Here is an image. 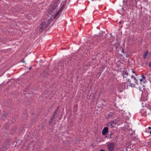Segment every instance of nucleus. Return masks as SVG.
I'll return each mask as SVG.
<instances>
[{"instance_id":"nucleus-1","label":"nucleus","mask_w":151,"mask_h":151,"mask_svg":"<svg viewBox=\"0 0 151 151\" xmlns=\"http://www.w3.org/2000/svg\"><path fill=\"white\" fill-rule=\"evenodd\" d=\"M49 24V23L47 22L46 19H43L42 21V24L39 27L40 31H42L44 29L47 27Z\"/></svg>"},{"instance_id":"nucleus-2","label":"nucleus","mask_w":151,"mask_h":151,"mask_svg":"<svg viewBox=\"0 0 151 151\" xmlns=\"http://www.w3.org/2000/svg\"><path fill=\"white\" fill-rule=\"evenodd\" d=\"M122 75L123 77L124 80L126 82H129V78L130 76L128 75L127 73L126 72H123L122 73Z\"/></svg>"},{"instance_id":"nucleus-3","label":"nucleus","mask_w":151,"mask_h":151,"mask_svg":"<svg viewBox=\"0 0 151 151\" xmlns=\"http://www.w3.org/2000/svg\"><path fill=\"white\" fill-rule=\"evenodd\" d=\"M150 110L146 107L144 108L143 109L141 110L140 113H141V115L143 116H145L147 115V113L149 114Z\"/></svg>"},{"instance_id":"nucleus-4","label":"nucleus","mask_w":151,"mask_h":151,"mask_svg":"<svg viewBox=\"0 0 151 151\" xmlns=\"http://www.w3.org/2000/svg\"><path fill=\"white\" fill-rule=\"evenodd\" d=\"M125 88V85L124 83H122L119 86V90L120 92H122L123 90Z\"/></svg>"},{"instance_id":"nucleus-5","label":"nucleus","mask_w":151,"mask_h":151,"mask_svg":"<svg viewBox=\"0 0 151 151\" xmlns=\"http://www.w3.org/2000/svg\"><path fill=\"white\" fill-rule=\"evenodd\" d=\"M141 76L142 78L140 79V81L143 83H145L147 82L145 76L143 74H141Z\"/></svg>"},{"instance_id":"nucleus-6","label":"nucleus","mask_w":151,"mask_h":151,"mask_svg":"<svg viewBox=\"0 0 151 151\" xmlns=\"http://www.w3.org/2000/svg\"><path fill=\"white\" fill-rule=\"evenodd\" d=\"M108 149L110 151H112L113 150L114 147V145L113 143H111L109 144L107 146Z\"/></svg>"},{"instance_id":"nucleus-7","label":"nucleus","mask_w":151,"mask_h":151,"mask_svg":"<svg viewBox=\"0 0 151 151\" xmlns=\"http://www.w3.org/2000/svg\"><path fill=\"white\" fill-rule=\"evenodd\" d=\"M57 112V110H56L55 111V112H54V114L52 115V116L49 122V123L50 124H51V123H52L53 120L54 119V118L55 117V116L56 115V114Z\"/></svg>"},{"instance_id":"nucleus-8","label":"nucleus","mask_w":151,"mask_h":151,"mask_svg":"<svg viewBox=\"0 0 151 151\" xmlns=\"http://www.w3.org/2000/svg\"><path fill=\"white\" fill-rule=\"evenodd\" d=\"M114 125H118L119 123H118L119 119H116L111 121Z\"/></svg>"},{"instance_id":"nucleus-9","label":"nucleus","mask_w":151,"mask_h":151,"mask_svg":"<svg viewBox=\"0 0 151 151\" xmlns=\"http://www.w3.org/2000/svg\"><path fill=\"white\" fill-rule=\"evenodd\" d=\"M108 129L107 127H105L103 129L102 133L103 135H105L108 132Z\"/></svg>"},{"instance_id":"nucleus-10","label":"nucleus","mask_w":151,"mask_h":151,"mask_svg":"<svg viewBox=\"0 0 151 151\" xmlns=\"http://www.w3.org/2000/svg\"><path fill=\"white\" fill-rule=\"evenodd\" d=\"M113 124V123L112 121H111L109 122H108L107 124V125L109 127H111L112 128H113L114 127V125Z\"/></svg>"},{"instance_id":"nucleus-11","label":"nucleus","mask_w":151,"mask_h":151,"mask_svg":"<svg viewBox=\"0 0 151 151\" xmlns=\"http://www.w3.org/2000/svg\"><path fill=\"white\" fill-rule=\"evenodd\" d=\"M60 10H58L56 13L55 14V15L54 16V17H53L54 19H55L57 17L58 15L60 14Z\"/></svg>"},{"instance_id":"nucleus-12","label":"nucleus","mask_w":151,"mask_h":151,"mask_svg":"<svg viewBox=\"0 0 151 151\" xmlns=\"http://www.w3.org/2000/svg\"><path fill=\"white\" fill-rule=\"evenodd\" d=\"M148 54V51H147L145 52L144 54V55H143V58H146V57L147 56V55Z\"/></svg>"},{"instance_id":"nucleus-13","label":"nucleus","mask_w":151,"mask_h":151,"mask_svg":"<svg viewBox=\"0 0 151 151\" xmlns=\"http://www.w3.org/2000/svg\"><path fill=\"white\" fill-rule=\"evenodd\" d=\"M132 72L134 73L136 76L137 75L136 74L135 72L133 70H132Z\"/></svg>"},{"instance_id":"nucleus-14","label":"nucleus","mask_w":151,"mask_h":151,"mask_svg":"<svg viewBox=\"0 0 151 151\" xmlns=\"http://www.w3.org/2000/svg\"><path fill=\"white\" fill-rule=\"evenodd\" d=\"M149 67H151V63L149 64Z\"/></svg>"},{"instance_id":"nucleus-15","label":"nucleus","mask_w":151,"mask_h":151,"mask_svg":"<svg viewBox=\"0 0 151 151\" xmlns=\"http://www.w3.org/2000/svg\"><path fill=\"white\" fill-rule=\"evenodd\" d=\"M100 151H105V150L103 149H101L100 150Z\"/></svg>"},{"instance_id":"nucleus-16","label":"nucleus","mask_w":151,"mask_h":151,"mask_svg":"<svg viewBox=\"0 0 151 151\" xmlns=\"http://www.w3.org/2000/svg\"><path fill=\"white\" fill-rule=\"evenodd\" d=\"M148 129H151V127H148Z\"/></svg>"},{"instance_id":"nucleus-17","label":"nucleus","mask_w":151,"mask_h":151,"mask_svg":"<svg viewBox=\"0 0 151 151\" xmlns=\"http://www.w3.org/2000/svg\"><path fill=\"white\" fill-rule=\"evenodd\" d=\"M112 134H113L112 133V132H111L110 133V136H111L112 135Z\"/></svg>"},{"instance_id":"nucleus-18","label":"nucleus","mask_w":151,"mask_h":151,"mask_svg":"<svg viewBox=\"0 0 151 151\" xmlns=\"http://www.w3.org/2000/svg\"><path fill=\"white\" fill-rule=\"evenodd\" d=\"M139 90L140 91H142V89H141V88H140L139 87Z\"/></svg>"},{"instance_id":"nucleus-19","label":"nucleus","mask_w":151,"mask_h":151,"mask_svg":"<svg viewBox=\"0 0 151 151\" xmlns=\"http://www.w3.org/2000/svg\"><path fill=\"white\" fill-rule=\"evenodd\" d=\"M22 62H23V63H25V61H24V60H22Z\"/></svg>"},{"instance_id":"nucleus-20","label":"nucleus","mask_w":151,"mask_h":151,"mask_svg":"<svg viewBox=\"0 0 151 151\" xmlns=\"http://www.w3.org/2000/svg\"><path fill=\"white\" fill-rule=\"evenodd\" d=\"M132 86L134 87V84H133V85L132 84H131V85Z\"/></svg>"},{"instance_id":"nucleus-21","label":"nucleus","mask_w":151,"mask_h":151,"mask_svg":"<svg viewBox=\"0 0 151 151\" xmlns=\"http://www.w3.org/2000/svg\"><path fill=\"white\" fill-rule=\"evenodd\" d=\"M31 68H32V67H30L29 68V69H31Z\"/></svg>"},{"instance_id":"nucleus-22","label":"nucleus","mask_w":151,"mask_h":151,"mask_svg":"<svg viewBox=\"0 0 151 151\" xmlns=\"http://www.w3.org/2000/svg\"><path fill=\"white\" fill-rule=\"evenodd\" d=\"M119 23H120L121 24V23H122V22H120Z\"/></svg>"},{"instance_id":"nucleus-23","label":"nucleus","mask_w":151,"mask_h":151,"mask_svg":"<svg viewBox=\"0 0 151 151\" xmlns=\"http://www.w3.org/2000/svg\"><path fill=\"white\" fill-rule=\"evenodd\" d=\"M150 134H151V130L150 131Z\"/></svg>"},{"instance_id":"nucleus-24","label":"nucleus","mask_w":151,"mask_h":151,"mask_svg":"<svg viewBox=\"0 0 151 151\" xmlns=\"http://www.w3.org/2000/svg\"><path fill=\"white\" fill-rule=\"evenodd\" d=\"M6 114V113H4V115H6V114Z\"/></svg>"},{"instance_id":"nucleus-25","label":"nucleus","mask_w":151,"mask_h":151,"mask_svg":"<svg viewBox=\"0 0 151 151\" xmlns=\"http://www.w3.org/2000/svg\"><path fill=\"white\" fill-rule=\"evenodd\" d=\"M49 12V13H51L50 12Z\"/></svg>"},{"instance_id":"nucleus-26","label":"nucleus","mask_w":151,"mask_h":151,"mask_svg":"<svg viewBox=\"0 0 151 151\" xmlns=\"http://www.w3.org/2000/svg\"><path fill=\"white\" fill-rule=\"evenodd\" d=\"M111 115H112V113H111Z\"/></svg>"}]
</instances>
